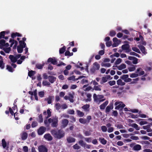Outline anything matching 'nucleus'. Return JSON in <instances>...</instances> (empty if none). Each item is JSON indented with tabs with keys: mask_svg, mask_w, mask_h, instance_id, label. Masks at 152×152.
Returning <instances> with one entry per match:
<instances>
[{
	"mask_svg": "<svg viewBox=\"0 0 152 152\" xmlns=\"http://www.w3.org/2000/svg\"><path fill=\"white\" fill-rule=\"evenodd\" d=\"M130 48V46L128 44H125L121 46V48L123 50H126Z\"/></svg>",
	"mask_w": 152,
	"mask_h": 152,
	"instance_id": "26",
	"label": "nucleus"
},
{
	"mask_svg": "<svg viewBox=\"0 0 152 152\" xmlns=\"http://www.w3.org/2000/svg\"><path fill=\"white\" fill-rule=\"evenodd\" d=\"M21 136L22 140H26L28 137V134L26 132H23L22 134H21Z\"/></svg>",
	"mask_w": 152,
	"mask_h": 152,
	"instance_id": "15",
	"label": "nucleus"
},
{
	"mask_svg": "<svg viewBox=\"0 0 152 152\" xmlns=\"http://www.w3.org/2000/svg\"><path fill=\"white\" fill-rule=\"evenodd\" d=\"M90 107V105L88 104H86L83 105L82 108L85 111H89V108Z\"/></svg>",
	"mask_w": 152,
	"mask_h": 152,
	"instance_id": "20",
	"label": "nucleus"
},
{
	"mask_svg": "<svg viewBox=\"0 0 152 152\" xmlns=\"http://www.w3.org/2000/svg\"><path fill=\"white\" fill-rule=\"evenodd\" d=\"M24 48H25V47H21L19 46H17V50L18 53H22L23 51V49Z\"/></svg>",
	"mask_w": 152,
	"mask_h": 152,
	"instance_id": "23",
	"label": "nucleus"
},
{
	"mask_svg": "<svg viewBox=\"0 0 152 152\" xmlns=\"http://www.w3.org/2000/svg\"><path fill=\"white\" fill-rule=\"evenodd\" d=\"M9 58L10 59L11 61L13 63H15L17 61L15 57L13 55H10Z\"/></svg>",
	"mask_w": 152,
	"mask_h": 152,
	"instance_id": "19",
	"label": "nucleus"
},
{
	"mask_svg": "<svg viewBox=\"0 0 152 152\" xmlns=\"http://www.w3.org/2000/svg\"><path fill=\"white\" fill-rule=\"evenodd\" d=\"M44 138L48 141H51L52 140L53 138L50 134H45L44 137Z\"/></svg>",
	"mask_w": 152,
	"mask_h": 152,
	"instance_id": "13",
	"label": "nucleus"
},
{
	"mask_svg": "<svg viewBox=\"0 0 152 152\" xmlns=\"http://www.w3.org/2000/svg\"><path fill=\"white\" fill-rule=\"evenodd\" d=\"M42 84L43 86H48L50 85V83L47 80H44L42 82Z\"/></svg>",
	"mask_w": 152,
	"mask_h": 152,
	"instance_id": "47",
	"label": "nucleus"
},
{
	"mask_svg": "<svg viewBox=\"0 0 152 152\" xmlns=\"http://www.w3.org/2000/svg\"><path fill=\"white\" fill-rule=\"evenodd\" d=\"M45 92L44 91H41L39 92L38 95L41 98H42L44 96Z\"/></svg>",
	"mask_w": 152,
	"mask_h": 152,
	"instance_id": "46",
	"label": "nucleus"
},
{
	"mask_svg": "<svg viewBox=\"0 0 152 152\" xmlns=\"http://www.w3.org/2000/svg\"><path fill=\"white\" fill-rule=\"evenodd\" d=\"M46 128L45 127L42 126L37 130V133L39 135H42L46 131Z\"/></svg>",
	"mask_w": 152,
	"mask_h": 152,
	"instance_id": "7",
	"label": "nucleus"
},
{
	"mask_svg": "<svg viewBox=\"0 0 152 152\" xmlns=\"http://www.w3.org/2000/svg\"><path fill=\"white\" fill-rule=\"evenodd\" d=\"M132 49L133 51H134L138 53H139V54L141 53V52L140 51L139 49L138 48H137V47H132Z\"/></svg>",
	"mask_w": 152,
	"mask_h": 152,
	"instance_id": "41",
	"label": "nucleus"
},
{
	"mask_svg": "<svg viewBox=\"0 0 152 152\" xmlns=\"http://www.w3.org/2000/svg\"><path fill=\"white\" fill-rule=\"evenodd\" d=\"M108 83L110 86H112L115 84V80L110 81L108 82Z\"/></svg>",
	"mask_w": 152,
	"mask_h": 152,
	"instance_id": "58",
	"label": "nucleus"
},
{
	"mask_svg": "<svg viewBox=\"0 0 152 152\" xmlns=\"http://www.w3.org/2000/svg\"><path fill=\"white\" fill-rule=\"evenodd\" d=\"M126 65L125 64H122L118 66V69L119 70H121L123 69L126 68Z\"/></svg>",
	"mask_w": 152,
	"mask_h": 152,
	"instance_id": "29",
	"label": "nucleus"
},
{
	"mask_svg": "<svg viewBox=\"0 0 152 152\" xmlns=\"http://www.w3.org/2000/svg\"><path fill=\"white\" fill-rule=\"evenodd\" d=\"M129 126L134 128L137 130H138L140 129V127H139L138 125L135 123L131 124Z\"/></svg>",
	"mask_w": 152,
	"mask_h": 152,
	"instance_id": "22",
	"label": "nucleus"
},
{
	"mask_svg": "<svg viewBox=\"0 0 152 152\" xmlns=\"http://www.w3.org/2000/svg\"><path fill=\"white\" fill-rule=\"evenodd\" d=\"M122 61V59L120 58H118L115 61V64L117 65L120 63Z\"/></svg>",
	"mask_w": 152,
	"mask_h": 152,
	"instance_id": "56",
	"label": "nucleus"
},
{
	"mask_svg": "<svg viewBox=\"0 0 152 152\" xmlns=\"http://www.w3.org/2000/svg\"><path fill=\"white\" fill-rule=\"evenodd\" d=\"M61 123L62 127L63 128H64L66 127L68 124L69 121L67 119H64L62 120Z\"/></svg>",
	"mask_w": 152,
	"mask_h": 152,
	"instance_id": "9",
	"label": "nucleus"
},
{
	"mask_svg": "<svg viewBox=\"0 0 152 152\" xmlns=\"http://www.w3.org/2000/svg\"><path fill=\"white\" fill-rule=\"evenodd\" d=\"M55 107L57 110H59L61 108V105L59 103H56L55 105Z\"/></svg>",
	"mask_w": 152,
	"mask_h": 152,
	"instance_id": "43",
	"label": "nucleus"
},
{
	"mask_svg": "<svg viewBox=\"0 0 152 152\" xmlns=\"http://www.w3.org/2000/svg\"><path fill=\"white\" fill-rule=\"evenodd\" d=\"M47 62L48 63H51L52 64L54 65H56L58 63L57 60L55 57H53L48 58L47 61Z\"/></svg>",
	"mask_w": 152,
	"mask_h": 152,
	"instance_id": "5",
	"label": "nucleus"
},
{
	"mask_svg": "<svg viewBox=\"0 0 152 152\" xmlns=\"http://www.w3.org/2000/svg\"><path fill=\"white\" fill-rule=\"evenodd\" d=\"M34 94L35 99L36 100L38 101V99L37 96V90H35L34 91Z\"/></svg>",
	"mask_w": 152,
	"mask_h": 152,
	"instance_id": "52",
	"label": "nucleus"
},
{
	"mask_svg": "<svg viewBox=\"0 0 152 152\" xmlns=\"http://www.w3.org/2000/svg\"><path fill=\"white\" fill-rule=\"evenodd\" d=\"M113 108V103H110L106 108L105 112L107 113H108Z\"/></svg>",
	"mask_w": 152,
	"mask_h": 152,
	"instance_id": "10",
	"label": "nucleus"
},
{
	"mask_svg": "<svg viewBox=\"0 0 152 152\" xmlns=\"http://www.w3.org/2000/svg\"><path fill=\"white\" fill-rule=\"evenodd\" d=\"M50 132L55 138L58 139H61L65 135L64 131L62 129H53L50 131Z\"/></svg>",
	"mask_w": 152,
	"mask_h": 152,
	"instance_id": "1",
	"label": "nucleus"
},
{
	"mask_svg": "<svg viewBox=\"0 0 152 152\" xmlns=\"http://www.w3.org/2000/svg\"><path fill=\"white\" fill-rule=\"evenodd\" d=\"M19 46L22 47H25V48L26 47V44L25 42L22 40L19 41Z\"/></svg>",
	"mask_w": 152,
	"mask_h": 152,
	"instance_id": "32",
	"label": "nucleus"
},
{
	"mask_svg": "<svg viewBox=\"0 0 152 152\" xmlns=\"http://www.w3.org/2000/svg\"><path fill=\"white\" fill-rule=\"evenodd\" d=\"M91 119V117L90 115L88 116L87 117L86 121H87V124L89 123L90 122V120Z\"/></svg>",
	"mask_w": 152,
	"mask_h": 152,
	"instance_id": "63",
	"label": "nucleus"
},
{
	"mask_svg": "<svg viewBox=\"0 0 152 152\" xmlns=\"http://www.w3.org/2000/svg\"><path fill=\"white\" fill-rule=\"evenodd\" d=\"M47 113L48 115L46 118V119L49 118L51 116V112L50 111V109H48L47 112L45 111H44L43 113V114L44 115H47Z\"/></svg>",
	"mask_w": 152,
	"mask_h": 152,
	"instance_id": "14",
	"label": "nucleus"
},
{
	"mask_svg": "<svg viewBox=\"0 0 152 152\" xmlns=\"http://www.w3.org/2000/svg\"><path fill=\"white\" fill-rule=\"evenodd\" d=\"M116 34V32L114 30H111L110 31V35L111 37H113Z\"/></svg>",
	"mask_w": 152,
	"mask_h": 152,
	"instance_id": "51",
	"label": "nucleus"
},
{
	"mask_svg": "<svg viewBox=\"0 0 152 152\" xmlns=\"http://www.w3.org/2000/svg\"><path fill=\"white\" fill-rule=\"evenodd\" d=\"M107 80L106 78L105 77H102V80L100 82V83L101 84H103L104 83H106L107 81Z\"/></svg>",
	"mask_w": 152,
	"mask_h": 152,
	"instance_id": "35",
	"label": "nucleus"
},
{
	"mask_svg": "<svg viewBox=\"0 0 152 152\" xmlns=\"http://www.w3.org/2000/svg\"><path fill=\"white\" fill-rule=\"evenodd\" d=\"M67 140L69 143H71L74 142L75 141V139L71 137H69L67 138Z\"/></svg>",
	"mask_w": 152,
	"mask_h": 152,
	"instance_id": "18",
	"label": "nucleus"
},
{
	"mask_svg": "<svg viewBox=\"0 0 152 152\" xmlns=\"http://www.w3.org/2000/svg\"><path fill=\"white\" fill-rule=\"evenodd\" d=\"M136 73H138V74L139 76L143 75L145 74L144 71H143L142 69L140 68H139L137 69Z\"/></svg>",
	"mask_w": 152,
	"mask_h": 152,
	"instance_id": "12",
	"label": "nucleus"
},
{
	"mask_svg": "<svg viewBox=\"0 0 152 152\" xmlns=\"http://www.w3.org/2000/svg\"><path fill=\"white\" fill-rule=\"evenodd\" d=\"M5 31H2L1 32V36L0 39L4 38L7 39L8 38V37H5Z\"/></svg>",
	"mask_w": 152,
	"mask_h": 152,
	"instance_id": "21",
	"label": "nucleus"
},
{
	"mask_svg": "<svg viewBox=\"0 0 152 152\" xmlns=\"http://www.w3.org/2000/svg\"><path fill=\"white\" fill-rule=\"evenodd\" d=\"M136 66H133V67H131L128 68V69L129 72H132L135 70Z\"/></svg>",
	"mask_w": 152,
	"mask_h": 152,
	"instance_id": "49",
	"label": "nucleus"
},
{
	"mask_svg": "<svg viewBox=\"0 0 152 152\" xmlns=\"http://www.w3.org/2000/svg\"><path fill=\"white\" fill-rule=\"evenodd\" d=\"M52 96H49L48 98H46L45 100L47 101V103L48 104H50L52 102Z\"/></svg>",
	"mask_w": 152,
	"mask_h": 152,
	"instance_id": "36",
	"label": "nucleus"
},
{
	"mask_svg": "<svg viewBox=\"0 0 152 152\" xmlns=\"http://www.w3.org/2000/svg\"><path fill=\"white\" fill-rule=\"evenodd\" d=\"M84 134L86 136H89L91 134V133L90 131H86L84 132Z\"/></svg>",
	"mask_w": 152,
	"mask_h": 152,
	"instance_id": "60",
	"label": "nucleus"
},
{
	"mask_svg": "<svg viewBox=\"0 0 152 152\" xmlns=\"http://www.w3.org/2000/svg\"><path fill=\"white\" fill-rule=\"evenodd\" d=\"M5 52L7 53H10L11 50V48L10 47L7 48L4 50Z\"/></svg>",
	"mask_w": 152,
	"mask_h": 152,
	"instance_id": "61",
	"label": "nucleus"
},
{
	"mask_svg": "<svg viewBox=\"0 0 152 152\" xmlns=\"http://www.w3.org/2000/svg\"><path fill=\"white\" fill-rule=\"evenodd\" d=\"M101 87V85H98V86H94V89L95 91H101V88L100 87Z\"/></svg>",
	"mask_w": 152,
	"mask_h": 152,
	"instance_id": "37",
	"label": "nucleus"
},
{
	"mask_svg": "<svg viewBox=\"0 0 152 152\" xmlns=\"http://www.w3.org/2000/svg\"><path fill=\"white\" fill-rule=\"evenodd\" d=\"M39 152H48V149L45 145H41L38 147Z\"/></svg>",
	"mask_w": 152,
	"mask_h": 152,
	"instance_id": "8",
	"label": "nucleus"
},
{
	"mask_svg": "<svg viewBox=\"0 0 152 152\" xmlns=\"http://www.w3.org/2000/svg\"><path fill=\"white\" fill-rule=\"evenodd\" d=\"M101 130L103 132H105L107 131V128L105 126H102L101 127Z\"/></svg>",
	"mask_w": 152,
	"mask_h": 152,
	"instance_id": "54",
	"label": "nucleus"
},
{
	"mask_svg": "<svg viewBox=\"0 0 152 152\" xmlns=\"http://www.w3.org/2000/svg\"><path fill=\"white\" fill-rule=\"evenodd\" d=\"M100 64L97 62H95L93 64V67L91 69L90 71L92 73H94L96 71L99 70Z\"/></svg>",
	"mask_w": 152,
	"mask_h": 152,
	"instance_id": "4",
	"label": "nucleus"
},
{
	"mask_svg": "<svg viewBox=\"0 0 152 152\" xmlns=\"http://www.w3.org/2000/svg\"><path fill=\"white\" fill-rule=\"evenodd\" d=\"M108 103V101H106L100 106V109L101 110H104Z\"/></svg>",
	"mask_w": 152,
	"mask_h": 152,
	"instance_id": "17",
	"label": "nucleus"
},
{
	"mask_svg": "<svg viewBox=\"0 0 152 152\" xmlns=\"http://www.w3.org/2000/svg\"><path fill=\"white\" fill-rule=\"evenodd\" d=\"M7 69L10 72H13L14 70L13 69L12 67L10 65H7Z\"/></svg>",
	"mask_w": 152,
	"mask_h": 152,
	"instance_id": "39",
	"label": "nucleus"
},
{
	"mask_svg": "<svg viewBox=\"0 0 152 152\" xmlns=\"http://www.w3.org/2000/svg\"><path fill=\"white\" fill-rule=\"evenodd\" d=\"M56 77L53 76H48V80L51 83H53L56 81Z\"/></svg>",
	"mask_w": 152,
	"mask_h": 152,
	"instance_id": "11",
	"label": "nucleus"
},
{
	"mask_svg": "<svg viewBox=\"0 0 152 152\" xmlns=\"http://www.w3.org/2000/svg\"><path fill=\"white\" fill-rule=\"evenodd\" d=\"M45 64L44 63H43L42 64H37L36 65V67L38 69H41L43 68Z\"/></svg>",
	"mask_w": 152,
	"mask_h": 152,
	"instance_id": "24",
	"label": "nucleus"
},
{
	"mask_svg": "<svg viewBox=\"0 0 152 152\" xmlns=\"http://www.w3.org/2000/svg\"><path fill=\"white\" fill-rule=\"evenodd\" d=\"M119 102H116L115 103V105L116 106L115 108V110H118L121 108H123L125 106V105L123 103L122 104H120Z\"/></svg>",
	"mask_w": 152,
	"mask_h": 152,
	"instance_id": "6",
	"label": "nucleus"
},
{
	"mask_svg": "<svg viewBox=\"0 0 152 152\" xmlns=\"http://www.w3.org/2000/svg\"><path fill=\"white\" fill-rule=\"evenodd\" d=\"M138 47L142 53L144 54L145 55L147 53L145 51V48L143 46L140 45L138 46Z\"/></svg>",
	"mask_w": 152,
	"mask_h": 152,
	"instance_id": "16",
	"label": "nucleus"
},
{
	"mask_svg": "<svg viewBox=\"0 0 152 152\" xmlns=\"http://www.w3.org/2000/svg\"><path fill=\"white\" fill-rule=\"evenodd\" d=\"M69 100L72 103L74 102V96L73 94L71 93H69Z\"/></svg>",
	"mask_w": 152,
	"mask_h": 152,
	"instance_id": "27",
	"label": "nucleus"
},
{
	"mask_svg": "<svg viewBox=\"0 0 152 152\" xmlns=\"http://www.w3.org/2000/svg\"><path fill=\"white\" fill-rule=\"evenodd\" d=\"M93 98L95 101H97L99 100L97 95L96 94H93Z\"/></svg>",
	"mask_w": 152,
	"mask_h": 152,
	"instance_id": "53",
	"label": "nucleus"
},
{
	"mask_svg": "<svg viewBox=\"0 0 152 152\" xmlns=\"http://www.w3.org/2000/svg\"><path fill=\"white\" fill-rule=\"evenodd\" d=\"M129 54L131 55L134 56L139 58L140 57V56L139 54L134 52H130Z\"/></svg>",
	"mask_w": 152,
	"mask_h": 152,
	"instance_id": "50",
	"label": "nucleus"
},
{
	"mask_svg": "<svg viewBox=\"0 0 152 152\" xmlns=\"http://www.w3.org/2000/svg\"><path fill=\"white\" fill-rule=\"evenodd\" d=\"M49 123H51V126L53 127L56 128L58 126V117H55L52 118H49L48 120Z\"/></svg>",
	"mask_w": 152,
	"mask_h": 152,
	"instance_id": "3",
	"label": "nucleus"
},
{
	"mask_svg": "<svg viewBox=\"0 0 152 152\" xmlns=\"http://www.w3.org/2000/svg\"><path fill=\"white\" fill-rule=\"evenodd\" d=\"M139 76L138 74L137 73H132L130 75V77L131 78H134L137 77Z\"/></svg>",
	"mask_w": 152,
	"mask_h": 152,
	"instance_id": "48",
	"label": "nucleus"
},
{
	"mask_svg": "<svg viewBox=\"0 0 152 152\" xmlns=\"http://www.w3.org/2000/svg\"><path fill=\"white\" fill-rule=\"evenodd\" d=\"M38 125V124L36 121H33L31 124V127L32 128H34L37 126Z\"/></svg>",
	"mask_w": 152,
	"mask_h": 152,
	"instance_id": "57",
	"label": "nucleus"
},
{
	"mask_svg": "<svg viewBox=\"0 0 152 152\" xmlns=\"http://www.w3.org/2000/svg\"><path fill=\"white\" fill-rule=\"evenodd\" d=\"M73 55V53L72 52L70 53V52L69 50H67L66 52H65V56H70Z\"/></svg>",
	"mask_w": 152,
	"mask_h": 152,
	"instance_id": "42",
	"label": "nucleus"
},
{
	"mask_svg": "<svg viewBox=\"0 0 152 152\" xmlns=\"http://www.w3.org/2000/svg\"><path fill=\"white\" fill-rule=\"evenodd\" d=\"M66 47L64 46L62 48L60 49L59 50V53L60 54L63 53L66 50Z\"/></svg>",
	"mask_w": 152,
	"mask_h": 152,
	"instance_id": "30",
	"label": "nucleus"
},
{
	"mask_svg": "<svg viewBox=\"0 0 152 152\" xmlns=\"http://www.w3.org/2000/svg\"><path fill=\"white\" fill-rule=\"evenodd\" d=\"M141 148V147L140 145L137 144L135 145L133 147V149L135 151H139L140 150Z\"/></svg>",
	"mask_w": 152,
	"mask_h": 152,
	"instance_id": "25",
	"label": "nucleus"
},
{
	"mask_svg": "<svg viewBox=\"0 0 152 152\" xmlns=\"http://www.w3.org/2000/svg\"><path fill=\"white\" fill-rule=\"evenodd\" d=\"M35 74V72L34 71L31 70V71L28 72V75L29 77H31L33 76Z\"/></svg>",
	"mask_w": 152,
	"mask_h": 152,
	"instance_id": "45",
	"label": "nucleus"
},
{
	"mask_svg": "<svg viewBox=\"0 0 152 152\" xmlns=\"http://www.w3.org/2000/svg\"><path fill=\"white\" fill-rule=\"evenodd\" d=\"M2 146L4 148H5L7 146V143L4 139L2 140Z\"/></svg>",
	"mask_w": 152,
	"mask_h": 152,
	"instance_id": "44",
	"label": "nucleus"
},
{
	"mask_svg": "<svg viewBox=\"0 0 152 152\" xmlns=\"http://www.w3.org/2000/svg\"><path fill=\"white\" fill-rule=\"evenodd\" d=\"M79 122L82 124H87L86 119L84 118H80L79 119Z\"/></svg>",
	"mask_w": 152,
	"mask_h": 152,
	"instance_id": "28",
	"label": "nucleus"
},
{
	"mask_svg": "<svg viewBox=\"0 0 152 152\" xmlns=\"http://www.w3.org/2000/svg\"><path fill=\"white\" fill-rule=\"evenodd\" d=\"M79 144L82 146H84L86 145V144L82 140H80L78 142Z\"/></svg>",
	"mask_w": 152,
	"mask_h": 152,
	"instance_id": "55",
	"label": "nucleus"
},
{
	"mask_svg": "<svg viewBox=\"0 0 152 152\" xmlns=\"http://www.w3.org/2000/svg\"><path fill=\"white\" fill-rule=\"evenodd\" d=\"M87 97V99L86 100V102L89 101L90 102L91 100V95L90 94H87L86 95Z\"/></svg>",
	"mask_w": 152,
	"mask_h": 152,
	"instance_id": "34",
	"label": "nucleus"
},
{
	"mask_svg": "<svg viewBox=\"0 0 152 152\" xmlns=\"http://www.w3.org/2000/svg\"><path fill=\"white\" fill-rule=\"evenodd\" d=\"M99 140L100 142L103 145H105L107 142V141L104 138H99Z\"/></svg>",
	"mask_w": 152,
	"mask_h": 152,
	"instance_id": "31",
	"label": "nucleus"
},
{
	"mask_svg": "<svg viewBox=\"0 0 152 152\" xmlns=\"http://www.w3.org/2000/svg\"><path fill=\"white\" fill-rule=\"evenodd\" d=\"M15 40L14 39H10L9 42L11 43L10 44V47H12V45L14 44Z\"/></svg>",
	"mask_w": 152,
	"mask_h": 152,
	"instance_id": "59",
	"label": "nucleus"
},
{
	"mask_svg": "<svg viewBox=\"0 0 152 152\" xmlns=\"http://www.w3.org/2000/svg\"><path fill=\"white\" fill-rule=\"evenodd\" d=\"M73 148L76 150H78L80 148V147L78 146L77 144H76L73 146Z\"/></svg>",
	"mask_w": 152,
	"mask_h": 152,
	"instance_id": "62",
	"label": "nucleus"
},
{
	"mask_svg": "<svg viewBox=\"0 0 152 152\" xmlns=\"http://www.w3.org/2000/svg\"><path fill=\"white\" fill-rule=\"evenodd\" d=\"M5 43V41L3 39L0 40V48L1 49L2 47L4 46V44Z\"/></svg>",
	"mask_w": 152,
	"mask_h": 152,
	"instance_id": "38",
	"label": "nucleus"
},
{
	"mask_svg": "<svg viewBox=\"0 0 152 152\" xmlns=\"http://www.w3.org/2000/svg\"><path fill=\"white\" fill-rule=\"evenodd\" d=\"M138 59L134 57V59L133 60V61H132V63L134 64H136L137 63H138Z\"/></svg>",
	"mask_w": 152,
	"mask_h": 152,
	"instance_id": "64",
	"label": "nucleus"
},
{
	"mask_svg": "<svg viewBox=\"0 0 152 152\" xmlns=\"http://www.w3.org/2000/svg\"><path fill=\"white\" fill-rule=\"evenodd\" d=\"M120 78L121 79H118L117 81L118 85L123 86L125 85V83L123 82L121 79L124 80L126 83L131 82L132 80L131 78H129L128 75H124L120 77Z\"/></svg>",
	"mask_w": 152,
	"mask_h": 152,
	"instance_id": "2",
	"label": "nucleus"
},
{
	"mask_svg": "<svg viewBox=\"0 0 152 152\" xmlns=\"http://www.w3.org/2000/svg\"><path fill=\"white\" fill-rule=\"evenodd\" d=\"M5 64L4 63L2 60H0V68L1 69H3L4 68Z\"/></svg>",
	"mask_w": 152,
	"mask_h": 152,
	"instance_id": "40",
	"label": "nucleus"
},
{
	"mask_svg": "<svg viewBox=\"0 0 152 152\" xmlns=\"http://www.w3.org/2000/svg\"><path fill=\"white\" fill-rule=\"evenodd\" d=\"M76 112H77V115L80 117H83L84 115V113L79 110H77L76 111Z\"/></svg>",
	"mask_w": 152,
	"mask_h": 152,
	"instance_id": "33",
	"label": "nucleus"
}]
</instances>
